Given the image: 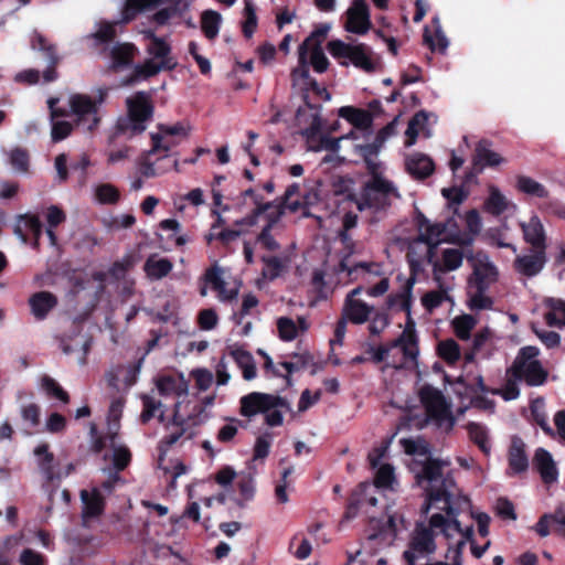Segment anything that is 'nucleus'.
<instances>
[{
	"label": "nucleus",
	"mask_w": 565,
	"mask_h": 565,
	"mask_svg": "<svg viewBox=\"0 0 565 565\" xmlns=\"http://www.w3.org/2000/svg\"><path fill=\"white\" fill-rule=\"evenodd\" d=\"M157 388L161 395L175 394L182 395L186 387L185 385L173 376L166 375L157 380Z\"/></svg>",
	"instance_id": "obj_48"
},
{
	"label": "nucleus",
	"mask_w": 565,
	"mask_h": 565,
	"mask_svg": "<svg viewBox=\"0 0 565 565\" xmlns=\"http://www.w3.org/2000/svg\"><path fill=\"white\" fill-rule=\"evenodd\" d=\"M539 404L543 405L542 398L536 399L531 403V405H530L531 417H532L533 422L536 425H539L547 436H554V430L547 422V416H546L545 412L540 407Z\"/></svg>",
	"instance_id": "obj_56"
},
{
	"label": "nucleus",
	"mask_w": 565,
	"mask_h": 565,
	"mask_svg": "<svg viewBox=\"0 0 565 565\" xmlns=\"http://www.w3.org/2000/svg\"><path fill=\"white\" fill-rule=\"evenodd\" d=\"M95 195L100 204L111 205L118 203L120 200L119 190L110 183L99 184L95 190Z\"/></svg>",
	"instance_id": "obj_55"
},
{
	"label": "nucleus",
	"mask_w": 565,
	"mask_h": 565,
	"mask_svg": "<svg viewBox=\"0 0 565 565\" xmlns=\"http://www.w3.org/2000/svg\"><path fill=\"white\" fill-rule=\"evenodd\" d=\"M127 117L117 121L116 128L119 134L130 137L142 134L147 128V121L152 119L153 105L146 92H138L127 98Z\"/></svg>",
	"instance_id": "obj_4"
},
{
	"label": "nucleus",
	"mask_w": 565,
	"mask_h": 565,
	"mask_svg": "<svg viewBox=\"0 0 565 565\" xmlns=\"http://www.w3.org/2000/svg\"><path fill=\"white\" fill-rule=\"evenodd\" d=\"M339 115L360 130H367L373 124V115L362 108L344 106L339 109Z\"/></svg>",
	"instance_id": "obj_33"
},
{
	"label": "nucleus",
	"mask_w": 565,
	"mask_h": 565,
	"mask_svg": "<svg viewBox=\"0 0 565 565\" xmlns=\"http://www.w3.org/2000/svg\"><path fill=\"white\" fill-rule=\"evenodd\" d=\"M136 46L132 43H116L109 51L110 68L115 72L131 65Z\"/></svg>",
	"instance_id": "obj_32"
},
{
	"label": "nucleus",
	"mask_w": 565,
	"mask_h": 565,
	"mask_svg": "<svg viewBox=\"0 0 565 565\" xmlns=\"http://www.w3.org/2000/svg\"><path fill=\"white\" fill-rule=\"evenodd\" d=\"M344 29L354 34L363 35L372 26L370 9L365 0H353L345 12Z\"/></svg>",
	"instance_id": "obj_13"
},
{
	"label": "nucleus",
	"mask_w": 565,
	"mask_h": 565,
	"mask_svg": "<svg viewBox=\"0 0 565 565\" xmlns=\"http://www.w3.org/2000/svg\"><path fill=\"white\" fill-rule=\"evenodd\" d=\"M477 321L471 315H461L456 317L452 321V327L456 335L460 340H469L471 331L475 328Z\"/></svg>",
	"instance_id": "obj_49"
},
{
	"label": "nucleus",
	"mask_w": 565,
	"mask_h": 565,
	"mask_svg": "<svg viewBox=\"0 0 565 565\" xmlns=\"http://www.w3.org/2000/svg\"><path fill=\"white\" fill-rule=\"evenodd\" d=\"M395 480L394 476V468L385 463L381 466L374 477V482L371 483L373 487H376V493L379 492V489L381 488H391L392 483Z\"/></svg>",
	"instance_id": "obj_59"
},
{
	"label": "nucleus",
	"mask_w": 565,
	"mask_h": 565,
	"mask_svg": "<svg viewBox=\"0 0 565 565\" xmlns=\"http://www.w3.org/2000/svg\"><path fill=\"white\" fill-rule=\"evenodd\" d=\"M437 353L448 365H455L460 359V347L454 339L440 341Z\"/></svg>",
	"instance_id": "obj_44"
},
{
	"label": "nucleus",
	"mask_w": 565,
	"mask_h": 565,
	"mask_svg": "<svg viewBox=\"0 0 565 565\" xmlns=\"http://www.w3.org/2000/svg\"><path fill=\"white\" fill-rule=\"evenodd\" d=\"M242 195L245 198L246 196L250 198L255 204L253 214L247 216L246 218H244L242 224L254 225L256 223L257 216L265 213L270 207V203H264L263 196L257 194L253 188H249V189L243 191Z\"/></svg>",
	"instance_id": "obj_47"
},
{
	"label": "nucleus",
	"mask_w": 565,
	"mask_h": 565,
	"mask_svg": "<svg viewBox=\"0 0 565 565\" xmlns=\"http://www.w3.org/2000/svg\"><path fill=\"white\" fill-rule=\"evenodd\" d=\"M204 281L211 285L212 289L217 292L221 301H232L237 295V289H227L226 282L223 279V269L214 264L209 267L204 273Z\"/></svg>",
	"instance_id": "obj_23"
},
{
	"label": "nucleus",
	"mask_w": 565,
	"mask_h": 565,
	"mask_svg": "<svg viewBox=\"0 0 565 565\" xmlns=\"http://www.w3.org/2000/svg\"><path fill=\"white\" fill-rule=\"evenodd\" d=\"M106 90L99 89L97 99H93L85 94H74L70 98V107L72 113L76 116L78 126H86L88 131L97 129L100 122L99 106L106 98Z\"/></svg>",
	"instance_id": "obj_7"
},
{
	"label": "nucleus",
	"mask_w": 565,
	"mask_h": 565,
	"mask_svg": "<svg viewBox=\"0 0 565 565\" xmlns=\"http://www.w3.org/2000/svg\"><path fill=\"white\" fill-rule=\"evenodd\" d=\"M257 28V17L255 8L250 1L245 2L244 21L242 23V32L246 39L252 38Z\"/></svg>",
	"instance_id": "obj_60"
},
{
	"label": "nucleus",
	"mask_w": 565,
	"mask_h": 565,
	"mask_svg": "<svg viewBox=\"0 0 565 565\" xmlns=\"http://www.w3.org/2000/svg\"><path fill=\"white\" fill-rule=\"evenodd\" d=\"M404 312L406 313L405 329L402 334L393 341L392 347L401 348L402 353L406 360L416 362L419 354L418 337L415 330L416 324L412 318V312Z\"/></svg>",
	"instance_id": "obj_17"
},
{
	"label": "nucleus",
	"mask_w": 565,
	"mask_h": 565,
	"mask_svg": "<svg viewBox=\"0 0 565 565\" xmlns=\"http://www.w3.org/2000/svg\"><path fill=\"white\" fill-rule=\"evenodd\" d=\"M499 270L487 256L472 264V273L467 279L468 306L473 311L491 309L493 299L487 296L489 288L498 281Z\"/></svg>",
	"instance_id": "obj_2"
},
{
	"label": "nucleus",
	"mask_w": 565,
	"mask_h": 565,
	"mask_svg": "<svg viewBox=\"0 0 565 565\" xmlns=\"http://www.w3.org/2000/svg\"><path fill=\"white\" fill-rule=\"evenodd\" d=\"M394 198H399L394 183L386 178H376L375 180H367L362 185L355 203L360 212L371 210L374 214H385Z\"/></svg>",
	"instance_id": "obj_3"
},
{
	"label": "nucleus",
	"mask_w": 565,
	"mask_h": 565,
	"mask_svg": "<svg viewBox=\"0 0 565 565\" xmlns=\"http://www.w3.org/2000/svg\"><path fill=\"white\" fill-rule=\"evenodd\" d=\"M81 499L84 505L82 512L84 519H95L104 513L106 502L98 489H93L90 493L82 490Z\"/></svg>",
	"instance_id": "obj_30"
},
{
	"label": "nucleus",
	"mask_w": 565,
	"mask_h": 565,
	"mask_svg": "<svg viewBox=\"0 0 565 565\" xmlns=\"http://www.w3.org/2000/svg\"><path fill=\"white\" fill-rule=\"evenodd\" d=\"M406 171L417 180L430 177L435 170L434 161L426 154L414 153L406 158Z\"/></svg>",
	"instance_id": "obj_29"
},
{
	"label": "nucleus",
	"mask_w": 565,
	"mask_h": 565,
	"mask_svg": "<svg viewBox=\"0 0 565 565\" xmlns=\"http://www.w3.org/2000/svg\"><path fill=\"white\" fill-rule=\"evenodd\" d=\"M539 354L540 350L534 345L521 348L511 366L507 369V375L520 379L532 362L539 361L536 359Z\"/></svg>",
	"instance_id": "obj_27"
},
{
	"label": "nucleus",
	"mask_w": 565,
	"mask_h": 565,
	"mask_svg": "<svg viewBox=\"0 0 565 565\" xmlns=\"http://www.w3.org/2000/svg\"><path fill=\"white\" fill-rule=\"evenodd\" d=\"M376 487L370 482L359 483L350 493L343 518L352 520L359 514H367L371 508L376 507Z\"/></svg>",
	"instance_id": "obj_10"
},
{
	"label": "nucleus",
	"mask_w": 565,
	"mask_h": 565,
	"mask_svg": "<svg viewBox=\"0 0 565 565\" xmlns=\"http://www.w3.org/2000/svg\"><path fill=\"white\" fill-rule=\"evenodd\" d=\"M288 550L296 558L305 559L311 554L312 547L308 539L297 534L290 540Z\"/></svg>",
	"instance_id": "obj_52"
},
{
	"label": "nucleus",
	"mask_w": 565,
	"mask_h": 565,
	"mask_svg": "<svg viewBox=\"0 0 565 565\" xmlns=\"http://www.w3.org/2000/svg\"><path fill=\"white\" fill-rule=\"evenodd\" d=\"M548 311L544 315L546 324L550 327H565V300L550 298L546 300Z\"/></svg>",
	"instance_id": "obj_36"
},
{
	"label": "nucleus",
	"mask_w": 565,
	"mask_h": 565,
	"mask_svg": "<svg viewBox=\"0 0 565 565\" xmlns=\"http://www.w3.org/2000/svg\"><path fill=\"white\" fill-rule=\"evenodd\" d=\"M413 305V289L406 292V285L397 292L390 294L386 298L388 309H398L401 311H411Z\"/></svg>",
	"instance_id": "obj_41"
},
{
	"label": "nucleus",
	"mask_w": 565,
	"mask_h": 565,
	"mask_svg": "<svg viewBox=\"0 0 565 565\" xmlns=\"http://www.w3.org/2000/svg\"><path fill=\"white\" fill-rule=\"evenodd\" d=\"M116 22L100 21L96 32L87 35L92 41V47L100 55H105L110 44L117 36Z\"/></svg>",
	"instance_id": "obj_25"
},
{
	"label": "nucleus",
	"mask_w": 565,
	"mask_h": 565,
	"mask_svg": "<svg viewBox=\"0 0 565 565\" xmlns=\"http://www.w3.org/2000/svg\"><path fill=\"white\" fill-rule=\"evenodd\" d=\"M419 398L430 418L439 424L447 419L449 422L448 429H452L455 418L449 411L444 394L438 388L428 384L424 385L419 391Z\"/></svg>",
	"instance_id": "obj_11"
},
{
	"label": "nucleus",
	"mask_w": 565,
	"mask_h": 565,
	"mask_svg": "<svg viewBox=\"0 0 565 565\" xmlns=\"http://www.w3.org/2000/svg\"><path fill=\"white\" fill-rule=\"evenodd\" d=\"M292 88L300 93L303 106L296 113V125L311 151L338 152L340 140L322 134L321 105L316 100H329L330 94L310 76L309 65L302 63L291 73Z\"/></svg>",
	"instance_id": "obj_1"
},
{
	"label": "nucleus",
	"mask_w": 565,
	"mask_h": 565,
	"mask_svg": "<svg viewBox=\"0 0 565 565\" xmlns=\"http://www.w3.org/2000/svg\"><path fill=\"white\" fill-rule=\"evenodd\" d=\"M463 254L460 249L446 248L443 250L444 268L440 271H452L462 265Z\"/></svg>",
	"instance_id": "obj_64"
},
{
	"label": "nucleus",
	"mask_w": 565,
	"mask_h": 565,
	"mask_svg": "<svg viewBox=\"0 0 565 565\" xmlns=\"http://www.w3.org/2000/svg\"><path fill=\"white\" fill-rule=\"evenodd\" d=\"M9 161L15 171L21 173L29 171L30 156L26 149L20 147L12 149L10 152Z\"/></svg>",
	"instance_id": "obj_58"
},
{
	"label": "nucleus",
	"mask_w": 565,
	"mask_h": 565,
	"mask_svg": "<svg viewBox=\"0 0 565 565\" xmlns=\"http://www.w3.org/2000/svg\"><path fill=\"white\" fill-rule=\"evenodd\" d=\"M157 153H150V149L148 151H145L139 160H138V166H139V172L142 177L145 178H153L156 175H158L159 173H163L164 171H167L168 169H164V170H161V171H158L154 167L156 164V161L152 159L153 156H156Z\"/></svg>",
	"instance_id": "obj_61"
},
{
	"label": "nucleus",
	"mask_w": 565,
	"mask_h": 565,
	"mask_svg": "<svg viewBox=\"0 0 565 565\" xmlns=\"http://www.w3.org/2000/svg\"><path fill=\"white\" fill-rule=\"evenodd\" d=\"M518 381H521V380L507 375V381H505L503 387L502 388H493V391H491V394L499 395L504 401L515 399L520 395V388L518 386Z\"/></svg>",
	"instance_id": "obj_62"
},
{
	"label": "nucleus",
	"mask_w": 565,
	"mask_h": 565,
	"mask_svg": "<svg viewBox=\"0 0 565 565\" xmlns=\"http://www.w3.org/2000/svg\"><path fill=\"white\" fill-rule=\"evenodd\" d=\"M546 263V252L530 249L529 254L515 257L513 267L522 276L534 277L542 271Z\"/></svg>",
	"instance_id": "obj_19"
},
{
	"label": "nucleus",
	"mask_w": 565,
	"mask_h": 565,
	"mask_svg": "<svg viewBox=\"0 0 565 565\" xmlns=\"http://www.w3.org/2000/svg\"><path fill=\"white\" fill-rule=\"evenodd\" d=\"M329 53L343 66L349 63L366 73H373L377 67V60L373 57L371 47L364 43L350 44L341 40H332L328 43Z\"/></svg>",
	"instance_id": "obj_5"
},
{
	"label": "nucleus",
	"mask_w": 565,
	"mask_h": 565,
	"mask_svg": "<svg viewBox=\"0 0 565 565\" xmlns=\"http://www.w3.org/2000/svg\"><path fill=\"white\" fill-rule=\"evenodd\" d=\"M526 446L520 436H512L508 449V469L507 476L514 477L525 473L529 469V457L525 450Z\"/></svg>",
	"instance_id": "obj_18"
},
{
	"label": "nucleus",
	"mask_w": 565,
	"mask_h": 565,
	"mask_svg": "<svg viewBox=\"0 0 565 565\" xmlns=\"http://www.w3.org/2000/svg\"><path fill=\"white\" fill-rule=\"evenodd\" d=\"M491 142L488 139H481L472 156V171L466 174V179L470 180L481 173L484 168H494L502 163L504 159L490 149Z\"/></svg>",
	"instance_id": "obj_15"
},
{
	"label": "nucleus",
	"mask_w": 565,
	"mask_h": 565,
	"mask_svg": "<svg viewBox=\"0 0 565 565\" xmlns=\"http://www.w3.org/2000/svg\"><path fill=\"white\" fill-rule=\"evenodd\" d=\"M417 245L411 244L408 252L406 254L407 263L409 266V277L405 280L406 292H409V289H413L417 277L425 271V263L422 255L417 252Z\"/></svg>",
	"instance_id": "obj_34"
},
{
	"label": "nucleus",
	"mask_w": 565,
	"mask_h": 565,
	"mask_svg": "<svg viewBox=\"0 0 565 565\" xmlns=\"http://www.w3.org/2000/svg\"><path fill=\"white\" fill-rule=\"evenodd\" d=\"M420 465V470L416 472V482L417 484H422L424 481L428 482L429 486L435 481H438L443 477V468L449 465L448 461H444L441 459L428 457L426 460L422 462H417Z\"/></svg>",
	"instance_id": "obj_28"
},
{
	"label": "nucleus",
	"mask_w": 565,
	"mask_h": 565,
	"mask_svg": "<svg viewBox=\"0 0 565 565\" xmlns=\"http://www.w3.org/2000/svg\"><path fill=\"white\" fill-rule=\"evenodd\" d=\"M150 139H151L150 153H157V154L160 152L163 153L162 156L158 157L156 159V161H159L161 159H169L170 158L169 152L171 151V149L180 143V140L174 139V138L169 139L168 137L162 136V134H153L152 132V134H150Z\"/></svg>",
	"instance_id": "obj_38"
},
{
	"label": "nucleus",
	"mask_w": 565,
	"mask_h": 565,
	"mask_svg": "<svg viewBox=\"0 0 565 565\" xmlns=\"http://www.w3.org/2000/svg\"><path fill=\"white\" fill-rule=\"evenodd\" d=\"M521 228L524 241L531 246L530 249L546 252V234L539 216L534 215L527 223H522Z\"/></svg>",
	"instance_id": "obj_22"
},
{
	"label": "nucleus",
	"mask_w": 565,
	"mask_h": 565,
	"mask_svg": "<svg viewBox=\"0 0 565 565\" xmlns=\"http://www.w3.org/2000/svg\"><path fill=\"white\" fill-rule=\"evenodd\" d=\"M516 188L520 192L535 198L544 199L548 196V191L543 184L526 175L518 177Z\"/></svg>",
	"instance_id": "obj_43"
},
{
	"label": "nucleus",
	"mask_w": 565,
	"mask_h": 565,
	"mask_svg": "<svg viewBox=\"0 0 565 565\" xmlns=\"http://www.w3.org/2000/svg\"><path fill=\"white\" fill-rule=\"evenodd\" d=\"M41 388L52 398H56L64 404L70 402L68 393L51 376L44 374L41 377Z\"/></svg>",
	"instance_id": "obj_45"
},
{
	"label": "nucleus",
	"mask_w": 565,
	"mask_h": 565,
	"mask_svg": "<svg viewBox=\"0 0 565 565\" xmlns=\"http://www.w3.org/2000/svg\"><path fill=\"white\" fill-rule=\"evenodd\" d=\"M236 488L241 497V499L237 500V504L243 508L244 502L253 500L255 495V484L252 475L248 472H241L237 476Z\"/></svg>",
	"instance_id": "obj_42"
},
{
	"label": "nucleus",
	"mask_w": 565,
	"mask_h": 565,
	"mask_svg": "<svg viewBox=\"0 0 565 565\" xmlns=\"http://www.w3.org/2000/svg\"><path fill=\"white\" fill-rule=\"evenodd\" d=\"M487 212L492 215H500L507 209V200L497 188H491L490 195L484 203Z\"/></svg>",
	"instance_id": "obj_57"
},
{
	"label": "nucleus",
	"mask_w": 565,
	"mask_h": 565,
	"mask_svg": "<svg viewBox=\"0 0 565 565\" xmlns=\"http://www.w3.org/2000/svg\"><path fill=\"white\" fill-rule=\"evenodd\" d=\"M239 413L244 417H253L257 414L265 415V423L268 426L282 424V414L278 406H282V397L259 392H252L241 397Z\"/></svg>",
	"instance_id": "obj_6"
},
{
	"label": "nucleus",
	"mask_w": 565,
	"mask_h": 565,
	"mask_svg": "<svg viewBox=\"0 0 565 565\" xmlns=\"http://www.w3.org/2000/svg\"><path fill=\"white\" fill-rule=\"evenodd\" d=\"M446 224L444 223H434L426 227V230L418 234V236L414 239L413 244L419 246L422 243H435L440 242L439 237L445 233Z\"/></svg>",
	"instance_id": "obj_53"
},
{
	"label": "nucleus",
	"mask_w": 565,
	"mask_h": 565,
	"mask_svg": "<svg viewBox=\"0 0 565 565\" xmlns=\"http://www.w3.org/2000/svg\"><path fill=\"white\" fill-rule=\"evenodd\" d=\"M437 550L435 533L423 523H417L411 534L407 550L403 553V559L408 565H414L419 557L433 555Z\"/></svg>",
	"instance_id": "obj_8"
},
{
	"label": "nucleus",
	"mask_w": 565,
	"mask_h": 565,
	"mask_svg": "<svg viewBox=\"0 0 565 565\" xmlns=\"http://www.w3.org/2000/svg\"><path fill=\"white\" fill-rule=\"evenodd\" d=\"M547 377V370L543 367L540 361H535L531 363L530 367H526L520 380L529 386H541L546 383Z\"/></svg>",
	"instance_id": "obj_40"
},
{
	"label": "nucleus",
	"mask_w": 565,
	"mask_h": 565,
	"mask_svg": "<svg viewBox=\"0 0 565 565\" xmlns=\"http://www.w3.org/2000/svg\"><path fill=\"white\" fill-rule=\"evenodd\" d=\"M397 532L398 527L396 516L388 515L386 522L370 535V540H377L381 542H393L397 536Z\"/></svg>",
	"instance_id": "obj_46"
},
{
	"label": "nucleus",
	"mask_w": 565,
	"mask_h": 565,
	"mask_svg": "<svg viewBox=\"0 0 565 565\" xmlns=\"http://www.w3.org/2000/svg\"><path fill=\"white\" fill-rule=\"evenodd\" d=\"M310 50V64L317 73H323L328 70L329 61L319 43L308 46Z\"/></svg>",
	"instance_id": "obj_63"
},
{
	"label": "nucleus",
	"mask_w": 565,
	"mask_h": 565,
	"mask_svg": "<svg viewBox=\"0 0 565 565\" xmlns=\"http://www.w3.org/2000/svg\"><path fill=\"white\" fill-rule=\"evenodd\" d=\"M456 487V481L450 473L440 479L438 487L428 486L426 490V501L422 508L423 513H428L431 505L445 511L447 515H455L456 509L451 504L452 493L450 490Z\"/></svg>",
	"instance_id": "obj_9"
},
{
	"label": "nucleus",
	"mask_w": 565,
	"mask_h": 565,
	"mask_svg": "<svg viewBox=\"0 0 565 565\" xmlns=\"http://www.w3.org/2000/svg\"><path fill=\"white\" fill-rule=\"evenodd\" d=\"M57 302V297L50 291H38L29 298L31 312L39 321L44 320Z\"/></svg>",
	"instance_id": "obj_26"
},
{
	"label": "nucleus",
	"mask_w": 565,
	"mask_h": 565,
	"mask_svg": "<svg viewBox=\"0 0 565 565\" xmlns=\"http://www.w3.org/2000/svg\"><path fill=\"white\" fill-rule=\"evenodd\" d=\"M30 232L33 236L32 247L39 249L40 238L42 236L43 225L38 215L23 214L19 216L14 227V234L23 242L28 243L29 237L25 232Z\"/></svg>",
	"instance_id": "obj_21"
},
{
	"label": "nucleus",
	"mask_w": 565,
	"mask_h": 565,
	"mask_svg": "<svg viewBox=\"0 0 565 565\" xmlns=\"http://www.w3.org/2000/svg\"><path fill=\"white\" fill-rule=\"evenodd\" d=\"M467 430H468V435H469V438L471 439V441L475 445H477L478 448L484 455H489L490 450H491V447H490V444H489V437H488L487 428L483 425L479 424V423L470 422L467 425Z\"/></svg>",
	"instance_id": "obj_39"
},
{
	"label": "nucleus",
	"mask_w": 565,
	"mask_h": 565,
	"mask_svg": "<svg viewBox=\"0 0 565 565\" xmlns=\"http://www.w3.org/2000/svg\"><path fill=\"white\" fill-rule=\"evenodd\" d=\"M31 47L42 54L46 62V67L43 71V79L45 83L53 82L57 78L56 66L60 63V56L56 52V46L49 42V40L41 33H34L31 39Z\"/></svg>",
	"instance_id": "obj_14"
},
{
	"label": "nucleus",
	"mask_w": 565,
	"mask_h": 565,
	"mask_svg": "<svg viewBox=\"0 0 565 565\" xmlns=\"http://www.w3.org/2000/svg\"><path fill=\"white\" fill-rule=\"evenodd\" d=\"M159 423L164 425L168 434L159 441L160 459L168 452V450L188 431V420L179 414V404L174 406L172 418L166 422L164 413L160 412L158 415Z\"/></svg>",
	"instance_id": "obj_12"
},
{
	"label": "nucleus",
	"mask_w": 565,
	"mask_h": 565,
	"mask_svg": "<svg viewBox=\"0 0 565 565\" xmlns=\"http://www.w3.org/2000/svg\"><path fill=\"white\" fill-rule=\"evenodd\" d=\"M309 329V322L305 317H298L297 320L285 317V341L296 339L300 333Z\"/></svg>",
	"instance_id": "obj_54"
},
{
	"label": "nucleus",
	"mask_w": 565,
	"mask_h": 565,
	"mask_svg": "<svg viewBox=\"0 0 565 565\" xmlns=\"http://www.w3.org/2000/svg\"><path fill=\"white\" fill-rule=\"evenodd\" d=\"M34 455L39 457V467L47 482L60 481L63 476L55 470L54 455L49 450L47 444H41L34 449Z\"/></svg>",
	"instance_id": "obj_31"
},
{
	"label": "nucleus",
	"mask_w": 565,
	"mask_h": 565,
	"mask_svg": "<svg viewBox=\"0 0 565 565\" xmlns=\"http://www.w3.org/2000/svg\"><path fill=\"white\" fill-rule=\"evenodd\" d=\"M534 530L541 537L547 536L551 531L565 537V509L558 507L554 513L543 514L536 522Z\"/></svg>",
	"instance_id": "obj_20"
},
{
	"label": "nucleus",
	"mask_w": 565,
	"mask_h": 565,
	"mask_svg": "<svg viewBox=\"0 0 565 565\" xmlns=\"http://www.w3.org/2000/svg\"><path fill=\"white\" fill-rule=\"evenodd\" d=\"M160 70V65L156 63L153 60H147L143 64L137 65L134 68L132 74L126 81V84H132L137 82L139 78H149L157 75Z\"/></svg>",
	"instance_id": "obj_51"
},
{
	"label": "nucleus",
	"mask_w": 565,
	"mask_h": 565,
	"mask_svg": "<svg viewBox=\"0 0 565 565\" xmlns=\"http://www.w3.org/2000/svg\"><path fill=\"white\" fill-rule=\"evenodd\" d=\"M361 291L362 287L359 286L348 294L341 313L343 318L354 324L366 322L374 310V308L366 302L355 299V296Z\"/></svg>",
	"instance_id": "obj_16"
},
{
	"label": "nucleus",
	"mask_w": 565,
	"mask_h": 565,
	"mask_svg": "<svg viewBox=\"0 0 565 565\" xmlns=\"http://www.w3.org/2000/svg\"><path fill=\"white\" fill-rule=\"evenodd\" d=\"M533 465L546 484L554 483L558 478V470L552 455L544 448H537L533 457Z\"/></svg>",
	"instance_id": "obj_24"
},
{
	"label": "nucleus",
	"mask_w": 565,
	"mask_h": 565,
	"mask_svg": "<svg viewBox=\"0 0 565 565\" xmlns=\"http://www.w3.org/2000/svg\"><path fill=\"white\" fill-rule=\"evenodd\" d=\"M401 444L403 446V449L405 454L411 456H427V458L430 456V446L429 444L423 439H412V438H403L401 440Z\"/></svg>",
	"instance_id": "obj_50"
},
{
	"label": "nucleus",
	"mask_w": 565,
	"mask_h": 565,
	"mask_svg": "<svg viewBox=\"0 0 565 565\" xmlns=\"http://www.w3.org/2000/svg\"><path fill=\"white\" fill-rule=\"evenodd\" d=\"M222 17L217 11L205 10L201 15V30L207 40H214L220 32Z\"/></svg>",
	"instance_id": "obj_37"
},
{
	"label": "nucleus",
	"mask_w": 565,
	"mask_h": 565,
	"mask_svg": "<svg viewBox=\"0 0 565 565\" xmlns=\"http://www.w3.org/2000/svg\"><path fill=\"white\" fill-rule=\"evenodd\" d=\"M173 268V264L168 258L156 259L154 255L147 258L143 265L146 275L152 280H159L168 276Z\"/></svg>",
	"instance_id": "obj_35"
}]
</instances>
